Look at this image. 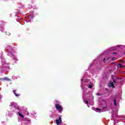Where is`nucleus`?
<instances>
[{
	"label": "nucleus",
	"mask_w": 125,
	"mask_h": 125,
	"mask_svg": "<svg viewBox=\"0 0 125 125\" xmlns=\"http://www.w3.org/2000/svg\"><path fill=\"white\" fill-rule=\"evenodd\" d=\"M114 105L115 106H117V100L116 99V98L114 99Z\"/></svg>",
	"instance_id": "nucleus-8"
},
{
	"label": "nucleus",
	"mask_w": 125,
	"mask_h": 125,
	"mask_svg": "<svg viewBox=\"0 0 125 125\" xmlns=\"http://www.w3.org/2000/svg\"><path fill=\"white\" fill-rule=\"evenodd\" d=\"M121 62H122V63H125V61L121 60Z\"/></svg>",
	"instance_id": "nucleus-13"
},
{
	"label": "nucleus",
	"mask_w": 125,
	"mask_h": 125,
	"mask_svg": "<svg viewBox=\"0 0 125 125\" xmlns=\"http://www.w3.org/2000/svg\"><path fill=\"white\" fill-rule=\"evenodd\" d=\"M56 124L58 125H60V124L62 123V119L61 116H60L58 119L56 120Z\"/></svg>",
	"instance_id": "nucleus-2"
},
{
	"label": "nucleus",
	"mask_w": 125,
	"mask_h": 125,
	"mask_svg": "<svg viewBox=\"0 0 125 125\" xmlns=\"http://www.w3.org/2000/svg\"><path fill=\"white\" fill-rule=\"evenodd\" d=\"M119 66H120V68H125V65L123 66V65H122V64H121V63H119Z\"/></svg>",
	"instance_id": "nucleus-7"
},
{
	"label": "nucleus",
	"mask_w": 125,
	"mask_h": 125,
	"mask_svg": "<svg viewBox=\"0 0 125 125\" xmlns=\"http://www.w3.org/2000/svg\"><path fill=\"white\" fill-rule=\"evenodd\" d=\"M18 114H19L20 117H21V118H24V115H23V114H21V113L18 112Z\"/></svg>",
	"instance_id": "nucleus-6"
},
{
	"label": "nucleus",
	"mask_w": 125,
	"mask_h": 125,
	"mask_svg": "<svg viewBox=\"0 0 125 125\" xmlns=\"http://www.w3.org/2000/svg\"><path fill=\"white\" fill-rule=\"evenodd\" d=\"M115 58H111V61H115Z\"/></svg>",
	"instance_id": "nucleus-12"
},
{
	"label": "nucleus",
	"mask_w": 125,
	"mask_h": 125,
	"mask_svg": "<svg viewBox=\"0 0 125 125\" xmlns=\"http://www.w3.org/2000/svg\"><path fill=\"white\" fill-rule=\"evenodd\" d=\"M113 54H117V53L116 52H113Z\"/></svg>",
	"instance_id": "nucleus-19"
},
{
	"label": "nucleus",
	"mask_w": 125,
	"mask_h": 125,
	"mask_svg": "<svg viewBox=\"0 0 125 125\" xmlns=\"http://www.w3.org/2000/svg\"><path fill=\"white\" fill-rule=\"evenodd\" d=\"M91 87H92V84L89 85L88 88H91Z\"/></svg>",
	"instance_id": "nucleus-10"
},
{
	"label": "nucleus",
	"mask_w": 125,
	"mask_h": 125,
	"mask_svg": "<svg viewBox=\"0 0 125 125\" xmlns=\"http://www.w3.org/2000/svg\"><path fill=\"white\" fill-rule=\"evenodd\" d=\"M0 81H2V79H1V78H0Z\"/></svg>",
	"instance_id": "nucleus-21"
},
{
	"label": "nucleus",
	"mask_w": 125,
	"mask_h": 125,
	"mask_svg": "<svg viewBox=\"0 0 125 125\" xmlns=\"http://www.w3.org/2000/svg\"><path fill=\"white\" fill-rule=\"evenodd\" d=\"M109 86H110V87H113V88H115V85H114V83H111L109 85Z\"/></svg>",
	"instance_id": "nucleus-5"
},
{
	"label": "nucleus",
	"mask_w": 125,
	"mask_h": 125,
	"mask_svg": "<svg viewBox=\"0 0 125 125\" xmlns=\"http://www.w3.org/2000/svg\"><path fill=\"white\" fill-rule=\"evenodd\" d=\"M15 91H16V90H15L13 91V93L15 95V96H16V97H18L20 96V95H21L20 94H17Z\"/></svg>",
	"instance_id": "nucleus-4"
},
{
	"label": "nucleus",
	"mask_w": 125,
	"mask_h": 125,
	"mask_svg": "<svg viewBox=\"0 0 125 125\" xmlns=\"http://www.w3.org/2000/svg\"><path fill=\"white\" fill-rule=\"evenodd\" d=\"M2 98V96H1V95H0V99H1Z\"/></svg>",
	"instance_id": "nucleus-16"
},
{
	"label": "nucleus",
	"mask_w": 125,
	"mask_h": 125,
	"mask_svg": "<svg viewBox=\"0 0 125 125\" xmlns=\"http://www.w3.org/2000/svg\"><path fill=\"white\" fill-rule=\"evenodd\" d=\"M117 46H118V47H120V45H117Z\"/></svg>",
	"instance_id": "nucleus-23"
},
{
	"label": "nucleus",
	"mask_w": 125,
	"mask_h": 125,
	"mask_svg": "<svg viewBox=\"0 0 125 125\" xmlns=\"http://www.w3.org/2000/svg\"><path fill=\"white\" fill-rule=\"evenodd\" d=\"M83 79H81V82H83Z\"/></svg>",
	"instance_id": "nucleus-22"
},
{
	"label": "nucleus",
	"mask_w": 125,
	"mask_h": 125,
	"mask_svg": "<svg viewBox=\"0 0 125 125\" xmlns=\"http://www.w3.org/2000/svg\"><path fill=\"white\" fill-rule=\"evenodd\" d=\"M117 79H119V77H117Z\"/></svg>",
	"instance_id": "nucleus-24"
},
{
	"label": "nucleus",
	"mask_w": 125,
	"mask_h": 125,
	"mask_svg": "<svg viewBox=\"0 0 125 125\" xmlns=\"http://www.w3.org/2000/svg\"><path fill=\"white\" fill-rule=\"evenodd\" d=\"M97 95H98V96H100V95H100V94H99V93H97Z\"/></svg>",
	"instance_id": "nucleus-18"
},
{
	"label": "nucleus",
	"mask_w": 125,
	"mask_h": 125,
	"mask_svg": "<svg viewBox=\"0 0 125 125\" xmlns=\"http://www.w3.org/2000/svg\"><path fill=\"white\" fill-rule=\"evenodd\" d=\"M107 106H104V108L102 109L103 111H104V109H106Z\"/></svg>",
	"instance_id": "nucleus-11"
},
{
	"label": "nucleus",
	"mask_w": 125,
	"mask_h": 125,
	"mask_svg": "<svg viewBox=\"0 0 125 125\" xmlns=\"http://www.w3.org/2000/svg\"><path fill=\"white\" fill-rule=\"evenodd\" d=\"M84 103H85V104H88V100H84Z\"/></svg>",
	"instance_id": "nucleus-9"
},
{
	"label": "nucleus",
	"mask_w": 125,
	"mask_h": 125,
	"mask_svg": "<svg viewBox=\"0 0 125 125\" xmlns=\"http://www.w3.org/2000/svg\"><path fill=\"white\" fill-rule=\"evenodd\" d=\"M113 83H117V82L115 80H113Z\"/></svg>",
	"instance_id": "nucleus-15"
},
{
	"label": "nucleus",
	"mask_w": 125,
	"mask_h": 125,
	"mask_svg": "<svg viewBox=\"0 0 125 125\" xmlns=\"http://www.w3.org/2000/svg\"><path fill=\"white\" fill-rule=\"evenodd\" d=\"M2 81H7V82L10 81V79H8L7 77H5L1 78Z\"/></svg>",
	"instance_id": "nucleus-3"
},
{
	"label": "nucleus",
	"mask_w": 125,
	"mask_h": 125,
	"mask_svg": "<svg viewBox=\"0 0 125 125\" xmlns=\"http://www.w3.org/2000/svg\"><path fill=\"white\" fill-rule=\"evenodd\" d=\"M96 110L97 111H101V109H100V108H97Z\"/></svg>",
	"instance_id": "nucleus-14"
},
{
	"label": "nucleus",
	"mask_w": 125,
	"mask_h": 125,
	"mask_svg": "<svg viewBox=\"0 0 125 125\" xmlns=\"http://www.w3.org/2000/svg\"><path fill=\"white\" fill-rule=\"evenodd\" d=\"M105 60H106V59H105V58H104V60H103L104 62H105Z\"/></svg>",
	"instance_id": "nucleus-17"
},
{
	"label": "nucleus",
	"mask_w": 125,
	"mask_h": 125,
	"mask_svg": "<svg viewBox=\"0 0 125 125\" xmlns=\"http://www.w3.org/2000/svg\"><path fill=\"white\" fill-rule=\"evenodd\" d=\"M56 109L60 112V113H62V109H63V107H62V106L60 105V104H55Z\"/></svg>",
	"instance_id": "nucleus-1"
},
{
	"label": "nucleus",
	"mask_w": 125,
	"mask_h": 125,
	"mask_svg": "<svg viewBox=\"0 0 125 125\" xmlns=\"http://www.w3.org/2000/svg\"><path fill=\"white\" fill-rule=\"evenodd\" d=\"M106 59H107V60H109V59H110V58L108 57V58H107Z\"/></svg>",
	"instance_id": "nucleus-20"
}]
</instances>
